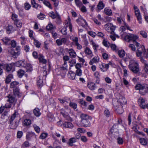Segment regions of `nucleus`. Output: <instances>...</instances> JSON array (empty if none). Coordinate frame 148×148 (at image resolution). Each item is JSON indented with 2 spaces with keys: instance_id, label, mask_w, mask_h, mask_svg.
Segmentation results:
<instances>
[{
  "instance_id": "obj_1",
  "label": "nucleus",
  "mask_w": 148,
  "mask_h": 148,
  "mask_svg": "<svg viewBox=\"0 0 148 148\" xmlns=\"http://www.w3.org/2000/svg\"><path fill=\"white\" fill-rule=\"evenodd\" d=\"M130 69L133 73H137L139 71V64L134 59L130 60Z\"/></svg>"
},
{
  "instance_id": "obj_2",
  "label": "nucleus",
  "mask_w": 148,
  "mask_h": 148,
  "mask_svg": "<svg viewBox=\"0 0 148 148\" xmlns=\"http://www.w3.org/2000/svg\"><path fill=\"white\" fill-rule=\"evenodd\" d=\"M135 87L136 90H139V93L142 95H145L148 91V85L147 84H139Z\"/></svg>"
},
{
  "instance_id": "obj_3",
  "label": "nucleus",
  "mask_w": 148,
  "mask_h": 148,
  "mask_svg": "<svg viewBox=\"0 0 148 148\" xmlns=\"http://www.w3.org/2000/svg\"><path fill=\"white\" fill-rule=\"evenodd\" d=\"M15 64L17 66H22L26 68L27 71H31L32 70L31 64L27 63L24 60L18 61L16 62Z\"/></svg>"
},
{
  "instance_id": "obj_4",
  "label": "nucleus",
  "mask_w": 148,
  "mask_h": 148,
  "mask_svg": "<svg viewBox=\"0 0 148 148\" xmlns=\"http://www.w3.org/2000/svg\"><path fill=\"white\" fill-rule=\"evenodd\" d=\"M116 97L118 99L116 105H121L125 104L126 103V100L123 96H122L120 93L116 94Z\"/></svg>"
},
{
  "instance_id": "obj_5",
  "label": "nucleus",
  "mask_w": 148,
  "mask_h": 148,
  "mask_svg": "<svg viewBox=\"0 0 148 148\" xmlns=\"http://www.w3.org/2000/svg\"><path fill=\"white\" fill-rule=\"evenodd\" d=\"M137 48V51L136 52V54L138 57H141L143 52H144L146 50L144 45H141L139 43L138 45H136Z\"/></svg>"
},
{
  "instance_id": "obj_6",
  "label": "nucleus",
  "mask_w": 148,
  "mask_h": 148,
  "mask_svg": "<svg viewBox=\"0 0 148 148\" xmlns=\"http://www.w3.org/2000/svg\"><path fill=\"white\" fill-rule=\"evenodd\" d=\"M18 114L17 112L15 111L14 113L11 115V118L10 119L9 121L10 122V126L11 127L12 129H15L16 128L18 125L16 122L14 125H13L12 122L15 118L16 117L17 115Z\"/></svg>"
},
{
  "instance_id": "obj_7",
  "label": "nucleus",
  "mask_w": 148,
  "mask_h": 148,
  "mask_svg": "<svg viewBox=\"0 0 148 148\" xmlns=\"http://www.w3.org/2000/svg\"><path fill=\"white\" fill-rule=\"evenodd\" d=\"M138 39V37L136 35L134 34H130V43H133L135 45H138L139 43L137 41Z\"/></svg>"
},
{
  "instance_id": "obj_8",
  "label": "nucleus",
  "mask_w": 148,
  "mask_h": 148,
  "mask_svg": "<svg viewBox=\"0 0 148 148\" xmlns=\"http://www.w3.org/2000/svg\"><path fill=\"white\" fill-rule=\"evenodd\" d=\"M117 21L118 23L119 24H122L125 25L126 27L127 30H130V27L129 25L127 24L125 21V19L123 17H121V16L118 17L117 19Z\"/></svg>"
},
{
  "instance_id": "obj_9",
  "label": "nucleus",
  "mask_w": 148,
  "mask_h": 148,
  "mask_svg": "<svg viewBox=\"0 0 148 148\" xmlns=\"http://www.w3.org/2000/svg\"><path fill=\"white\" fill-rule=\"evenodd\" d=\"M84 52L86 56L90 58H91L93 56L92 51L88 47H86L84 48Z\"/></svg>"
},
{
  "instance_id": "obj_10",
  "label": "nucleus",
  "mask_w": 148,
  "mask_h": 148,
  "mask_svg": "<svg viewBox=\"0 0 148 148\" xmlns=\"http://www.w3.org/2000/svg\"><path fill=\"white\" fill-rule=\"evenodd\" d=\"M7 97L8 98V99H7L8 102L11 104H13L14 105H15L17 100L14 96L12 95H9Z\"/></svg>"
},
{
  "instance_id": "obj_11",
  "label": "nucleus",
  "mask_w": 148,
  "mask_h": 148,
  "mask_svg": "<svg viewBox=\"0 0 148 148\" xmlns=\"http://www.w3.org/2000/svg\"><path fill=\"white\" fill-rule=\"evenodd\" d=\"M110 65H112L111 62L107 64L103 63L100 66V68L102 71L104 72L108 70Z\"/></svg>"
},
{
  "instance_id": "obj_12",
  "label": "nucleus",
  "mask_w": 148,
  "mask_h": 148,
  "mask_svg": "<svg viewBox=\"0 0 148 148\" xmlns=\"http://www.w3.org/2000/svg\"><path fill=\"white\" fill-rule=\"evenodd\" d=\"M76 21L78 24L81 25L83 26L87 25L86 21L81 16L77 19Z\"/></svg>"
},
{
  "instance_id": "obj_13",
  "label": "nucleus",
  "mask_w": 148,
  "mask_h": 148,
  "mask_svg": "<svg viewBox=\"0 0 148 148\" xmlns=\"http://www.w3.org/2000/svg\"><path fill=\"white\" fill-rule=\"evenodd\" d=\"M138 102L140 106L142 108H145L146 107L145 100L142 97H140L138 99Z\"/></svg>"
},
{
  "instance_id": "obj_14",
  "label": "nucleus",
  "mask_w": 148,
  "mask_h": 148,
  "mask_svg": "<svg viewBox=\"0 0 148 148\" xmlns=\"http://www.w3.org/2000/svg\"><path fill=\"white\" fill-rule=\"evenodd\" d=\"M116 112L119 114H122L123 112V106L121 105H114Z\"/></svg>"
},
{
  "instance_id": "obj_15",
  "label": "nucleus",
  "mask_w": 148,
  "mask_h": 148,
  "mask_svg": "<svg viewBox=\"0 0 148 148\" xmlns=\"http://www.w3.org/2000/svg\"><path fill=\"white\" fill-rule=\"evenodd\" d=\"M135 14L139 23H142V18L140 11L138 9L135 10Z\"/></svg>"
},
{
  "instance_id": "obj_16",
  "label": "nucleus",
  "mask_w": 148,
  "mask_h": 148,
  "mask_svg": "<svg viewBox=\"0 0 148 148\" xmlns=\"http://www.w3.org/2000/svg\"><path fill=\"white\" fill-rule=\"evenodd\" d=\"M67 42V39L66 38H62L61 39H57L56 42L58 46H60L62 44H65Z\"/></svg>"
},
{
  "instance_id": "obj_17",
  "label": "nucleus",
  "mask_w": 148,
  "mask_h": 148,
  "mask_svg": "<svg viewBox=\"0 0 148 148\" xmlns=\"http://www.w3.org/2000/svg\"><path fill=\"white\" fill-rule=\"evenodd\" d=\"M139 126L136 124L134 125L132 127V129L135 131V132L137 133L139 135H142L143 136H144L145 134H143L142 132H139L138 131V130L139 129Z\"/></svg>"
},
{
  "instance_id": "obj_18",
  "label": "nucleus",
  "mask_w": 148,
  "mask_h": 148,
  "mask_svg": "<svg viewBox=\"0 0 148 148\" xmlns=\"http://www.w3.org/2000/svg\"><path fill=\"white\" fill-rule=\"evenodd\" d=\"M34 137H36L35 134L34 132H28L27 133L26 138L27 140L29 141L30 140L31 138Z\"/></svg>"
},
{
  "instance_id": "obj_19",
  "label": "nucleus",
  "mask_w": 148,
  "mask_h": 148,
  "mask_svg": "<svg viewBox=\"0 0 148 148\" xmlns=\"http://www.w3.org/2000/svg\"><path fill=\"white\" fill-rule=\"evenodd\" d=\"M116 126L115 125H114L112 127L111 129V131L112 132L111 136L112 137H114L115 138H118L119 136V133L118 132H114V126Z\"/></svg>"
},
{
  "instance_id": "obj_20",
  "label": "nucleus",
  "mask_w": 148,
  "mask_h": 148,
  "mask_svg": "<svg viewBox=\"0 0 148 148\" xmlns=\"http://www.w3.org/2000/svg\"><path fill=\"white\" fill-rule=\"evenodd\" d=\"M82 125L85 127H89L90 125V119L81 122Z\"/></svg>"
},
{
  "instance_id": "obj_21",
  "label": "nucleus",
  "mask_w": 148,
  "mask_h": 148,
  "mask_svg": "<svg viewBox=\"0 0 148 148\" xmlns=\"http://www.w3.org/2000/svg\"><path fill=\"white\" fill-rule=\"evenodd\" d=\"M77 141V139L75 137L71 138L69 139L67 144L69 146H72L73 145V144Z\"/></svg>"
},
{
  "instance_id": "obj_22",
  "label": "nucleus",
  "mask_w": 148,
  "mask_h": 148,
  "mask_svg": "<svg viewBox=\"0 0 148 148\" xmlns=\"http://www.w3.org/2000/svg\"><path fill=\"white\" fill-rule=\"evenodd\" d=\"M122 36L124 37V39L127 42L130 41V35L126 32H123L122 35Z\"/></svg>"
},
{
  "instance_id": "obj_23",
  "label": "nucleus",
  "mask_w": 148,
  "mask_h": 148,
  "mask_svg": "<svg viewBox=\"0 0 148 148\" xmlns=\"http://www.w3.org/2000/svg\"><path fill=\"white\" fill-rule=\"evenodd\" d=\"M80 117L81 118V122H82V121L90 119V117L87 114H81Z\"/></svg>"
},
{
  "instance_id": "obj_24",
  "label": "nucleus",
  "mask_w": 148,
  "mask_h": 148,
  "mask_svg": "<svg viewBox=\"0 0 148 148\" xmlns=\"http://www.w3.org/2000/svg\"><path fill=\"white\" fill-rule=\"evenodd\" d=\"M38 59L40 62L43 64H46L47 63L46 60L44 58V56L41 54H40L38 55Z\"/></svg>"
},
{
  "instance_id": "obj_25",
  "label": "nucleus",
  "mask_w": 148,
  "mask_h": 148,
  "mask_svg": "<svg viewBox=\"0 0 148 148\" xmlns=\"http://www.w3.org/2000/svg\"><path fill=\"white\" fill-rule=\"evenodd\" d=\"M68 52L71 58H74L76 57V53L73 49H69Z\"/></svg>"
},
{
  "instance_id": "obj_26",
  "label": "nucleus",
  "mask_w": 148,
  "mask_h": 148,
  "mask_svg": "<svg viewBox=\"0 0 148 148\" xmlns=\"http://www.w3.org/2000/svg\"><path fill=\"white\" fill-rule=\"evenodd\" d=\"M99 58L98 56L95 57L90 60L89 64L92 65L94 63H96L99 61Z\"/></svg>"
},
{
  "instance_id": "obj_27",
  "label": "nucleus",
  "mask_w": 148,
  "mask_h": 148,
  "mask_svg": "<svg viewBox=\"0 0 148 148\" xmlns=\"http://www.w3.org/2000/svg\"><path fill=\"white\" fill-rule=\"evenodd\" d=\"M5 67V70L8 72L12 70L13 66L12 64L4 65Z\"/></svg>"
},
{
  "instance_id": "obj_28",
  "label": "nucleus",
  "mask_w": 148,
  "mask_h": 148,
  "mask_svg": "<svg viewBox=\"0 0 148 148\" xmlns=\"http://www.w3.org/2000/svg\"><path fill=\"white\" fill-rule=\"evenodd\" d=\"M37 84L38 87H42L43 85V79L40 77L37 78Z\"/></svg>"
},
{
  "instance_id": "obj_29",
  "label": "nucleus",
  "mask_w": 148,
  "mask_h": 148,
  "mask_svg": "<svg viewBox=\"0 0 148 148\" xmlns=\"http://www.w3.org/2000/svg\"><path fill=\"white\" fill-rule=\"evenodd\" d=\"M63 126L66 128H72L73 127V124L70 122H66L63 124Z\"/></svg>"
},
{
  "instance_id": "obj_30",
  "label": "nucleus",
  "mask_w": 148,
  "mask_h": 148,
  "mask_svg": "<svg viewBox=\"0 0 148 148\" xmlns=\"http://www.w3.org/2000/svg\"><path fill=\"white\" fill-rule=\"evenodd\" d=\"M88 87L91 90H94L96 88V86L94 83L90 82L88 84Z\"/></svg>"
},
{
  "instance_id": "obj_31",
  "label": "nucleus",
  "mask_w": 148,
  "mask_h": 148,
  "mask_svg": "<svg viewBox=\"0 0 148 148\" xmlns=\"http://www.w3.org/2000/svg\"><path fill=\"white\" fill-rule=\"evenodd\" d=\"M104 7V5L103 3L101 1H100L97 5L98 10H97L98 12L100 11V10L103 9Z\"/></svg>"
},
{
  "instance_id": "obj_32",
  "label": "nucleus",
  "mask_w": 148,
  "mask_h": 148,
  "mask_svg": "<svg viewBox=\"0 0 148 148\" xmlns=\"http://www.w3.org/2000/svg\"><path fill=\"white\" fill-rule=\"evenodd\" d=\"M103 12L106 15L108 16L111 15L112 13L111 10L107 8L104 9Z\"/></svg>"
},
{
  "instance_id": "obj_33",
  "label": "nucleus",
  "mask_w": 148,
  "mask_h": 148,
  "mask_svg": "<svg viewBox=\"0 0 148 148\" xmlns=\"http://www.w3.org/2000/svg\"><path fill=\"white\" fill-rule=\"evenodd\" d=\"M91 44L92 46L93 49L95 52H96L97 51V48L99 47L98 45L96 44L93 40H92L90 41Z\"/></svg>"
},
{
  "instance_id": "obj_34",
  "label": "nucleus",
  "mask_w": 148,
  "mask_h": 148,
  "mask_svg": "<svg viewBox=\"0 0 148 148\" xmlns=\"http://www.w3.org/2000/svg\"><path fill=\"white\" fill-rule=\"evenodd\" d=\"M69 78L72 79H74L75 78V74L74 72L70 71L68 75Z\"/></svg>"
},
{
  "instance_id": "obj_35",
  "label": "nucleus",
  "mask_w": 148,
  "mask_h": 148,
  "mask_svg": "<svg viewBox=\"0 0 148 148\" xmlns=\"http://www.w3.org/2000/svg\"><path fill=\"white\" fill-rule=\"evenodd\" d=\"M46 29L49 30H51V32L56 29V27H54L51 23L49 24L46 27Z\"/></svg>"
},
{
  "instance_id": "obj_36",
  "label": "nucleus",
  "mask_w": 148,
  "mask_h": 148,
  "mask_svg": "<svg viewBox=\"0 0 148 148\" xmlns=\"http://www.w3.org/2000/svg\"><path fill=\"white\" fill-rule=\"evenodd\" d=\"M13 75L12 74H9L6 79L5 82L7 84L11 82L12 79L13 78Z\"/></svg>"
},
{
  "instance_id": "obj_37",
  "label": "nucleus",
  "mask_w": 148,
  "mask_h": 148,
  "mask_svg": "<svg viewBox=\"0 0 148 148\" xmlns=\"http://www.w3.org/2000/svg\"><path fill=\"white\" fill-rule=\"evenodd\" d=\"M34 114L37 116H39L41 114L39 109L36 108L33 110Z\"/></svg>"
},
{
  "instance_id": "obj_38",
  "label": "nucleus",
  "mask_w": 148,
  "mask_h": 148,
  "mask_svg": "<svg viewBox=\"0 0 148 148\" xmlns=\"http://www.w3.org/2000/svg\"><path fill=\"white\" fill-rule=\"evenodd\" d=\"M31 3L33 7L36 8V9H37V8L38 7H39L40 8L41 7L40 5H39L38 4L36 3L35 0H32L31 1Z\"/></svg>"
},
{
  "instance_id": "obj_39",
  "label": "nucleus",
  "mask_w": 148,
  "mask_h": 148,
  "mask_svg": "<svg viewBox=\"0 0 148 148\" xmlns=\"http://www.w3.org/2000/svg\"><path fill=\"white\" fill-rule=\"evenodd\" d=\"M14 95L17 96L18 97L21 96V93H20L19 90L18 88H15L13 90Z\"/></svg>"
},
{
  "instance_id": "obj_40",
  "label": "nucleus",
  "mask_w": 148,
  "mask_h": 148,
  "mask_svg": "<svg viewBox=\"0 0 148 148\" xmlns=\"http://www.w3.org/2000/svg\"><path fill=\"white\" fill-rule=\"evenodd\" d=\"M14 23L18 28L21 27L22 23L20 20H17L14 21Z\"/></svg>"
},
{
  "instance_id": "obj_41",
  "label": "nucleus",
  "mask_w": 148,
  "mask_h": 148,
  "mask_svg": "<svg viewBox=\"0 0 148 148\" xmlns=\"http://www.w3.org/2000/svg\"><path fill=\"white\" fill-rule=\"evenodd\" d=\"M31 124V120L29 119H26L23 121V125L24 126H27Z\"/></svg>"
},
{
  "instance_id": "obj_42",
  "label": "nucleus",
  "mask_w": 148,
  "mask_h": 148,
  "mask_svg": "<svg viewBox=\"0 0 148 148\" xmlns=\"http://www.w3.org/2000/svg\"><path fill=\"white\" fill-rule=\"evenodd\" d=\"M33 40H34V43L35 46L37 48H39L41 45V43L38 40L35 38H34Z\"/></svg>"
},
{
  "instance_id": "obj_43",
  "label": "nucleus",
  "mask_w": 148,
  "mask_h": 148,
  "mask_svg": "<svg viewBox=\"0 0 148 148\" xmlns=\"http://www.w3.org/2000/svg\"><path fill=\"white\" fill-rule=\"evenodd\" d=\"M118 54L119 56L121 58H122L124 56L125 54V52L123 50H121L119 51Z\"/></svg>"
},
{
  "instance_id": "obj_44",
  "label": "nucleus",
  "mask_w": 148,
  "mask_h": 148,
  "mask_svg": "<svg viewBox=\"0 0 148 148\" xmlns=\"http://www.w3.org/2000/svg\"><path fill=\"white\" fill-rule=\"evenodd\" d=\"M57 14H58L57 13L56 14L53 12H50L49 14V16L51 17L53 19L56 18L57 16Z\"/></svg>"
},
{
  "instance_id": "obj_45",
  "label": "nucleus",
  "mask_w": 148,
  "mask_h": 148,
  "mask_svg": "<svg viewBox=\"0 0 148 148\" xmlns=\"http://www.w3.org/2000/svg\"><path fill=\"white\" fill-rule=\"evenodd\" d=\"M25 72L22 69L19 70L18 71V75L20 78H21L24 75Z\"/></svg>"
},
{
  "instance_id": "obj_46",
  "label": "nucleus",
  "mask_w": 148,
  "mask_h": 148,
  "mask_svg": "<svg viewBox=\"0 0 148 148\" xmlns=\"http://www.w3.org/2000/svg\"><path fill=\"white\" fill-rule=\"evenodd\" d=\"M140 143L143 145H146L147 144L146 140L144 138H141L140 139Z\"/></svg>"
},
{
  "instance_id": "obj_47",
  "label": "nucleus",
  "mask_w": 148,
  "mask_h": 148,
  "mask_svg": "<svg viewBox=\"0 0 148 148\" xmlns=\"http://www.w3.org/2000/svg\"><path fill=\"white\" fill-rule=\"evenodd\" d=\"M110 29V31L111 34H114V31L115 29V27L111 23Z\"/></svg>"
},
{
  "instance_id": "obj_48",
  "label": "nucleus",
  "mask_w": 148,
  "mask_h": 148,
  "mask_svg": "<svg viewBox=\"0 0 148 148\" xmlns=\"http://www.w3.org/2000/svg\"><path fill=\"white\" fill-rule=\"evenodd\" d=\"M13 26L12 25H9L6 28L7 32L8 34H10L13 29Z\"/></svg>"
},
{
  "instance_id": "obj_49",
  "label": "nucleus",
  "mask_w": 148,
  "mask_h": 148,
  "mask_svg": "<svg viewBox=\"0 0 148 148\" xmlns=\"http://www.w3.org/2000/svg\"><path fill=\"white\" fill-rule=\"evenodd\" d=\"M2 40L6 44H9L10 41V40L8 37L3 38L2 39Z\"/></svg>"
},
{
  "instance_id": "obj_50",
  "label": "nucleus",
  "mask_w": 148,
  "mask_h": 148,
  "mask_svg": "<svg viewBox=\"0 0 148 148\" xmlns=\"http://www.w3.org/2000/svg\"><path fill=\"white\" fill-rule=\"evenodd\" d=\"M75 2L77 6L79 7H81L82 5V3L80 0H75Z\"/></svg>"
},
{
  "instance_id": "obj_51",
  "label": "nucleus",
  "mask_w": 148,
  "mask_h": 148,
  "mask_svg": "<svg viewBox=\"0 0 148 148\" xmlns=\"http://www.w3.org/2000/svg\"><path fill=\"white\" fill-rule=\"evenodd\" d=\"M37 17L39 19L42 20L45 18V16L44 14L42 13H40V14L38 15Z\"/></svg>"
},
{
  "instance_id": "obj_52",
  "label": "nucleus",
  "mask_w": 148,
  "mask_h": 148,
  "mask_svg": "<svg viewBox=\"0 0 148 148\" xmlns=\"http://www.w3.org/2000/svg\"><path fill=\"white\" fill-rule=\"evenodd\" d=\"M10 45L13 48L15 47L16 45V41L14 40H12L11 41Z\"/></svg>"
},
{
  "instance_id": "obj_53",
  "label": "nucleus",
  "mask_w": 148,
  "mask_h": 148,
  "mask_svg": "<svg viewBox=\"0 0 148 148\" xmlns=\"http://www.w3.org/2000/svg\"><path fill=\"white\" fill-rule=\"evenodd\" d=\"M29 146V144L28 142L25 141L22 145V148H25V147H28Z\"/></svg>"
},
{
  "instance_id": "obj_54",
  "label": "nucleus",
  "mask_w": 148,
  "mask_h": 148,
  "mask_svg": "<svg viewBox=\"0 0 148 148\" xmlns=\"http://www.w3.org/2000/svg\"><path fill=\"white\" fill-rule=\"evenodd\" d=\"M18 84V83L16 81H14L11 82L10 84V87L12 88H14Z\"/></svg>"
},
{
  "instance_id": "obj_55",
  "label": "nucleus",
  "mask_w": 148,
  "mask_h": 148,
  "mask_svg": "<svg viewBox=\"0 0 148 148\" xmlns=\"http://www.w3.org/2000/svg\"><path fill=\"white\" fill-rule=\"evenodd\" d=\"M147 52L145 50L144 52H143L142 54V57L143 58H148V51L147 50Z\"/></svg>"
},
{
  "instance_id": "obj_56",
  "label": "nucleus",
  "mask_w": 148,
  "mask_h": 148,
  "mask_svg": "<svg viewBox=\"0 0 148 148\" xmlns=\"http://www.w3.org/2000/svg\"><path fill=\"white\" fill-rule=\"evenodd\" d=\"M111 23H107L106 24L105 26V28L106 30L108 32H110V26Z\"/></svg>"
},
{
  "instance_id": "obj_57",
  "label": "nucleus",
  "mask_w": 148,
  "mask_h": 148,
  "mask_svg": "<svg viewBox=\"0 0 148 148\" xmlns=\"http://www.w3.org/2000/svg\"><path fill=\"white\" fill-rule=\"evenodd\" d=\"M135 45H136L134 44L130 43V48L133 51H136V48L135 46Z\"/></svg>"
},
{
  "instance_id": "obj_58",
  "label": "nucleus",
  "mask_w": 148,
  "mask_h": 148,
  "mask_svg": "<svg viewBox=\"0 0 148 148\" xmlns=\"http://www.w3.org/2000/svg\"><path fill=\"white\" fill-rule=\"evenodd\" d=\"M25 8L26 10H29L31 7V5L28 3H26L24 4Z\"/></svg>"
},
{
  "instance_id": "obj_59",
  "label": "nucleus",
  "mask_w": 148,
  "mask_h": 148,
  "mask_svg": "<svg viewBox=\"0 0 148 148\" xmlns=\"http://www.w3.org/2000/svg\"><path fill=\"white\" fill-rule=\"evenodd\" d=\"M102 43L105 46L107 47H108L110 45V43L105 40H103Z\"/></svg>"
},
{
  "instance_id": "obj_60",
  "label": "nucleus",
  "mask_w": 148,
  "mask_h": 148,
  "mask_svg": "<svg viewBox=\"0 0 148 148\" xmlns=\"http://www.w3.org/2000/svg\"><path fill=\"white\" fill-rule=\"evenodd\" d=\"M140 34L142 36L145 38H146L147 37V33L144 31H141L140 32Z\"/></svg>"
},
{
  "instance_id": "obj_61",
  "label": "nucleus",
  "mask_w": 148,
  "mask_h": 148,
  "mask_svg": "<svg viewBox=\"0 0 148 148\" xmlns=\"http://www.w3.org/2000/svg\"><path fill=\"white\" fill-rule=\"evenodd\" d=\"M47 134L46 133H43L40 135V138L42 139H45L47 137Z\"/></svg>"
},
{
  "instance_id": "obj_62",
  "label": "nucleus",
  "mask_w": 148,
  "mask_h": 148,
  "mask_svg": "<svg viewBox=\"0 0 148 148\" xmlns=\"http://www.w3.org/2000/svg\"><path fill=\"white\" fill-rule=\"evenodd\" d=\"M33 126L35 131L36 132L38 133H39L40 130L39 127L35 125H34Z\"/></svg>"
},
{
  "instance_id": "obj_63",
  "label": "nucleus",
  "mask_w": 148,
  "mask_h": 148,
  "mask_svg": "<svg viewBox=\"0 0 148 148\" xmlns=\"http://www.w3.org/2000/svg\"><path fill=\"white\" fill-rule=\"evenodd\" d=\"M88 34L94 38L97 35V34L95 32L92 31H89L88 32Z\"/></svg>"
},
{
  "instance_id": "obj_64",
  "label": "nucleus",
  "mask_w": 148,
  "mask_h": 148,
  "mask_svg": "<svg viewBox=\"0 0 148 148\" xmlns=\"http://www.w3.org/2000/svg\"><path fill=\"white\" fill-rule=\"evenodd\" d=\"M43 3L46 6L48 7L49 8L51 9L52 8L51 4L48 1H43Z\"/></svg>"
}]
</instances>
